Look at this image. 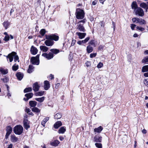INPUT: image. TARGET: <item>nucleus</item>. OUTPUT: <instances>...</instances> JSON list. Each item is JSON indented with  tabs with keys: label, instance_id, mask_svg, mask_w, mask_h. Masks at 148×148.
Masks as SVG:
<instances>
[{
	"label": "nucleus",
	"instance_id": "nucleus-1",
	"mask_svg": "<svg viewBox=\"0 0 148 148\" xmlns=\"http://www.w3.org/2000/svg\"><path fill=\"white\" fill-rule=\"evenodd\" d=\"M86 21V20L85 19H84L79 21L77 25V29L81 32H85L86 30L83 25Z\"/></svg>",
	"mask_w": 148,
	"mask_h": 148
},
{
	"label": "nucleus",
	"instance_id": "nucleus-2",
	"mask_svg": "<svg viewBox=\"0 0 148 148\" xmlns=\"http://www.w3.org/2000/svg\"><path fill=\"white\" fill-rule=\"evenodd\" d=\"M75 15L77 19H83L85 16V13L83 10L78 8L76 9Z\"/></svg>",
	"mask_w": 148,
	"mask_h": 148
},
{
	"label": "nucleus",
	"instance_id": "nucleus-3",
	"mask_svg": "<svg viewBox=\"0 0 148 148\" xmlns=\"http://www.w3.org/2000/svg\"><path fill=\"white\" fill-rule=\"evenodd\" d=\"M16 54V53L14 51L12 52L11 53L9 54L8 56H6L7 58H9L10 62H11L13 61V58L14 57V61L16 62L17 60H19L18 57Z\"/></svg>",
	"mask_w": 148,
	"mask_h": 148
},
{
	"label": "nucleus",
	"instance_id": "nucleus-4",
	"mask_svg": "<svg viewBox=\"0 0 148 148\" xmlns=\"http://www.w3.org/2000/svg\"><path fill=\"white\" fill-rule=\"evenodd\" d=\"M23 128L20 125H17L14 128L13 131L14 133L16 134L20 135L23 132Z\"/></svg>",
	"mask_w": 148,
	"mask_h": 148
},
{
	"label": "nucleus",
	"instance_id": "nucleus-5",
	"mask_svg": "<svg viewBox=\"0 0 148 148\" xmlns=\"http://www.w3.org/2000/svg\"><path fill=\"white\" fill-rule=\"evenodd\" d=\"M134 12L136 15L143 17L144 15V12L143 10L140 7H138L134 10Z\"/></svg>",
	"mask_w": 148,
	"mask_h": 148
},
{
	"label": "nucleus",
	"instance_id": "nucleus-6",
	"mask_svg": "<svg viewBox=\"0 0 148 148\" xmlns=\"http://www.w3.org/2000/svg\"><path fill=\"white\" fill-rule=\"evenodd\" d=\"M6 133L5 135V138L7 139L9 135L12 132V129L10 126H8L6 128Z\"/></svg>",
	"mask_w": 148,
	"mask_h": 148
},
{
	"label": "nucleus",
	"instance_id": "nucleus-7",
	"mask_svg": "<svg viewBox=\"0 0 148 148\" xmlns=\"http://www.w3.org/2000/svg\"><path fill=\"white\" fill-rule=\"evenodd\" d=\"M42 56L48 60H50L53 57L54 55L52 53L49 52L48 53H42Z\"/></svg>",
	"mask_w": 148,
	"mask_h": 148
},
{
	"label": "nucleus",
	"instance_id": "nucleus-8",
	"mask_svg": "<svg viewBox=\"0 0 148 148\" xmlns=\"http://www.w3.org/2000/svg\"><path fill=\"white\" fill-rule=\"evenodd\" d=\"M46 39L47 40L45 41V45L48 47L52 46L54 44L53 41L51 39Z\"/></svg>",
	"mask_w": 148,
	"mask_h": 148
},
{
	"label": "nucleus",
	"instance_id": "nucleus-9",
	"mask_svg": "<svg viewBox=\"0 0 148 148\" xmlns=\"http://www.w3.org/2000/svg\"><path fill=\"white\" fill-rule=\"evenodd\" d=\"M46 38L51 39L52 40H54L55 41H57L58 40L59 37L58 36L55 35H53L51 36H46Z\"/></svg>",
	"mask_w": 148,
	"mask_h": 148
},
{
	"label": "nucleus",
	"instance_id": "nucleus-10",
	"mask_svg": "<svg viewBox=\"0 0 148 148\" xmlns=\"http://www.w3.org/2000/svg\"><path fill=\"white\" fill-rule=\"evenodd\" d=\"M31 61L32 64L38 65L39 64V61L35 57H32L31 59Z\"/></svg>",
	"mask_w": 148,
	"mask_h": 148
},
{
	"label": "nucleus",
	"instance_id": "nucleus-11",
	"mask_svg": "<svg viewBox=\"0 0 148 148\" xmlns=\"http://www.w3.org/2000/svg\"><path fill=\"white\" fill-rule=\"evenodd\" d=\"M29 122L27 119H24L23 120V125L25 128L27 130L30 127V126L29 125Z\"/></svg>",
	"mask_w": 148,
	"mask_h": 148
},
{
	"label": "nucleus",
	"instance_id": "nucleus-12",
	"mask_svg": "<svg viewBox=\"0 0 148 148\" xmlns=\"http://www.w3.org/2000/svg\"><path fill=\"white\" fill-rule=\"evenodd\" d=\"M94 138L95 142L100 143L101 142L102 137L99 135H95Z\"/></svg>",
	"mask_w": 148,
	"mask_h": 148
},
{
	"label": "nucleus",
	"instance_id": "nucleus-13",
	"mask_svg": "<svg viewBox=\"0 0 148 148\" xmlns=\"http://www.w3.org/2000/svg\"><path fill=\"white\" fill-rule=\"evenodd\" d=\"M40 87L37 82H36L33 84V89L35 92H36L39 90Z\"/></svg>",
	"mask_w": 148,
	"mask_h": 148
},
{
	"label": "nucleus",
	"instance_id": "nucleus-14",
	"mask_svg": "<svg viewBox=\"0 0 148 148\" xmlns=\"http://www.w3.org/2000/svg\"><path fill=\"white\" fill-rule=\"evenodd\" d=\"M44 87L46 90H48L50 87V84L48 81L46 80L44 82Z\"/></svg>",
	"mask_w": 148,
	"mask_h": 148
},
{
	"label": "nucleus",
	"instance_id": "nucleus-15",
	"mask_svg": "<svg viewBox=\"0 0 148 148\" xmlns=\"http://www.w3.org/2000/svg\"><path fill=\"white\" fill-rule=\"evenodd\" d=\"M76 34L78 36L79 38L80 39H82L84 38L86 35V33L80 32H77Z\"/></svg>",
	"mask_w": 148,
	"mask_h": 148
},
{
	"label": "nucleus",
	"instance_id": "nucleus-16",
	"mask_svg": "<svg viewBox=\"0 0 148 148\" xmlns=\"http://www.w3.org/2000/svg\"><path fill=\"white\" fill-rule=\"evenodd\" d=\"M38 50L36 48L32 46L31 48L30 51L32 54L35 55L37 53Z\"/></svg>",
	"mask_w": 148,
	"mask_h": 148
},
{
	"label": "nucleus",
	"instance_id": "nucleus-17",
	"mask_svg": "<svg viewBox=\"0 0 148 148\" xmlns=\"http://www.w3.org/2000/svg\"><path fill=\"white\" fill-rule=\"evenodd\" d=\"M10 139L12 142L15 143L17 142L18 138L14 134H12L10 136Z\"/></svg>",
	"mask_w": 148,
	"mask_h": 148
},
{
	"label": "nucleus",
	"instance_id": "nucleus-18",
	"mask_svg": "<svg viewBox=\"0 0 148 148\" xmlns=\"http://www.w3.org/2000/svg\"><path fill=\"white\" fill-rule=\"evenodd\" d=\"M32 110L33 112L36 113L38 115H39L40 112V110L36 107L32 108Z\"/></svg>",
	"mask_w": 148,
	"mask_h": 148
},
{
	"label": "nucleus",
	"instance_id": "nucleus-19",
	"mask_svg": "<svg viewBox=\"0 0 148 148\" xmlns=\"http://www.w3.org/2000/svg\"><path fill=\"white\" fill-rule=\"evenodd\" d=\"M60 143V142L58 140H56L50 142V144L53 146L56 147L58 146Z\"/></svg>",
	"mask_w": 148,
	"mask_h": 148
},
{
	"label": "nucleus",
	"instance_id": "nucleus-20",
	"mask_svg": "<svg viewBox=\"0 0 148 148\" xmlns=\"http://www.w3.org/2000/svg\"><path fill=\"white\" fill-rule=\"evenodd\" d=\"M62 125V123L60 121L56 122L54 125V127L56 129H58Z\"/></svg>",
	"mask_w": 148,
	"mask_h": 148
},
{
	"label": "nucleus",
	"instance_id": "nucleus-21",
	"mask_svg": "<svg viewBox=\"0 0 148 148\" xmlns=\"http://www.w3.org/2000/svg\"><path fill=\"white\" fill-rule=\"evenodd\" d=\"M66 127H60L58 131V133L59 134H64L66 131Z\"/></svg>",
	"mask_w": 148,
	"mask_h": 148
},
{
	"label": "nucleus",
	"instance_id": "nucleus-22",
	"mask_svg": "<svg viewBox=\"0 0 148 148\" xmlns=\"http://www.w3.org/2000/svg\"><path fill=\"white\" fill-rule=\"evenodd\" d=\"M16 76L18 79L19 80H21L23 76V74L20 72L17 73H16Z\"/></svg>",
	"mask_w": 148,
	"mask_h": 148
},
{
	"label": "nucleus",
	"instance_id": "nucleus-23",
	"mask_svg": "<svg viewBox=\"0 0 148 148\" xmlns=\"http://www.w3.org/2000/svg\"><path fill=\"white\" fill-rule=\"evenodd\" d=\"M40 48L41 51L44 52L47 51L48 49V48L45 46H40Z\"/></svg>",
	"mask_w": 148,
	"mask_h": 148
},
{
	"label": "nucleus",
	"instance_id": "nucleus-24",
	"mask_svg": "<svg viewBox=\"0 0 148 148\" xmlns=\"http://www.w3.org/2000/svg\"><path fill=\"white\" fill-rule=\"evenodd\" d=\"M0 72L3 75H5L8 72L7 69H4L2 68H0Z\"/></svg>",
	"mask_w": 148,
	"mask_h": 148
},
{
	"label": "nucleus",
	"instance_id": "nucleus-25",
	"mask_svg": "<svg viewBox=\"0 0 148 148\" xmlns=\"http://www.w3.org/2000/svg\"><path fill=\"white\" fill-rule=\"evenodd\" d=\"M29 104L31 107L34 108L36 106L37 102L34 101H29Z\"/></svg>",
	"mask_w": 148,
	"mask_h": 148
},
{
	"label": "nucleus",
	"instance_id": "nucleus-26",
	"mask_svg": "<svg viewBox=\"0 0 148 148\" xmlns=\"http://www.w3.org/2000/svg\"><path fill=\"white\" fill-rule=\"evenodd\" d=\"M131 7L132 9H134V10L138 8L137 3L136 1H134L132 2L131 4Z\"/></svg>",
	"mask_w": 148,
	"mask_h": 148
},
{
	"label": "nucleus",
	"instance_id": "nucleus-27",
	"mask_svg": "<svg viewBox=\"0 0 148 148\" xmlns=\"http://www.w3.org/2000/svg\"><path fill=\"white\" fill-rule=\"evenodd\" d=\"M45 99V97H41L36 98L35 99L39 102L41 103L44 101Z\"/></svg>",
	"mask_w": 148,
	"mask_h": 148
},
{
	"label": "nucleus",
	"instance_id": "nucleus-28",
	"mask_svg": "<svg viewBox=\"0 0 148 148\" xmlns=\"http://www.w3.org/2000/svg\"><path fill=\"white\" fill-rule=\"evenodd\" d=\"M49 117H46L44 118L42 121L41 124L43 127H45L46 123L49 120Z\"/></svg>",
	"mask_w": 148,
	"mask_h": 148
},
{
	"label": "nucleus",
	"instance_id": "nucleus-29",
	"mask_svg": "<svg viewBox=\"0 0 148 148\" xmlns=\"http://www.w3.org/2000/svg\"><path fill=\"white\" fill-rule=\"evenodd\" d=\"M103 130L102 127L100 126L97 128H95L94 129V131L95 132L97 133H100Z\"/></svg>",
	"mask_w": 148,
	"mask_h": 148
},
{
	"label": "nucleus",
	"instance_id": "nucleus-30",
	"mask_svg": "<svg viewBox=\"0 0 148 148\" xmlns=\"http://www.w3.org/2000/svg\"><path fill=\"white\" fill-rule=\"evenodd\" d=\"M140 25H145L146 24V21L143 19L140 18L139 23Z\"/></svg>",
	"mask_w": 148,
	"mask_h": 148
},
{
	"label": "nucleus",
	"instance_id": "nucleus-31",
	"mask_svg": "<svg viewBox=\"0 0 148 148\" xmlns=\"http://www.w3.org/2000/svg\"><path fill=\"white\" fill-rule=\"evenodd\" d=\"M142 72H148V65H145L142 67Z\"/></svg>",
	"mask_w": 148,
	"mask_h": 148
},
{
	"label": "nucleus",
	"instance_id": "nucleus-32",
	"mask_svg": "<svg viewBox=\"0 0 148 148\" xmlns=\"http://www.w3.org/2000/svg\"><path fill=\"white\" fill-rule=\"evenodd\" d=\"M34 67L31 65L29 66V68L27 70V72L29 73H32L34 71Z\"/></svg>",
	"mask_w": 148,
	"mask_h": 148
},
{
	"label": "nucleus",
	"instance_id": "nucleus-33",
	"mask_svg": "<svg viewBox=\"0 0 148 148\" xmlns=\"http://www.w3.org/2000/svg\"><path fill=\"white\" fill-rule=\"evenodd\" d=\"M50 51L53 54H57L60 52L59 50L57 49H51L50 50Z\"/></svg>",
	"mask_w": 148,
	"mask_h": 148
},
{
	"label": "nucleus",
	"instance_id": "nucleus-34",
	"mask_svg": "<svg viewBox=\"0 0 148 148\" xmlns=\"http://www.w3.org/2000/svg\"><path fill=\"white\" fill-rule=\"evenodd\" d=\"M33 95V94L32 92H30L26 94L25 95V96L28 98V99L32 97Z\"/></svg>",
	"mask_w": 148,
	"mask_h": 148
},
{
	"label": "nucleus",
	"instance_id": "nucleus-35",
	"mask_svg": "<svg viewBox=\"0 0 148 148\" xmlns=\"http://www.w3.org/2000/svg\"><path fill=\"white\" fill-rule=\"evenodd\" d=\"M86 50L87 52L89 53L92 51L93 48L91 46L89 45L87 47Z\"/></svg>",
	"mask_w": 148,
	"mask_h": 148
},
{
	"label": "nucleus",
	"instance_id": "nucleus-36",
	"mask_svg": "<svg viewBox=\"0 0 148 148\" xmlns=\"http://www.w3.org/2000/svg\"><path fill=\"white\" fill-rule=\"evenodd\" d=\"M62 115L60 113H58L56 114L54 116V118L56 119H60L61 118Z\"/></svg>",
	"mask_w": 148,
	"mask_h": 148
},
{
	"label": "nucleus",
	"instance_id": "nucleus-37",
	"mask_svg": "<svg viewBox=\"0 0 148 148\" xmlns=\"http://www.w3.org/2000/svg\"><path fill=\"white\" fill-rule=\"evenodd\" d=\"M44 93V91H40L36 93L35 94L36 96H42L43 95Z\"/></svg>",
	"mask_w": 148,
	"mask_h": 148
},
{
	"label": "nucleus",
	"instance_id": "nucleus-38",
	"mask_svg": "<svg viewBox=\"0 0 148 148\" xmlns=\"http://www.w3.org/2000/svg\"><path fill=\"white\" fill-rule=\"evenodd\" d=\"M140 18L137 17H135L132 18V21L134 23H138Z\"/></svg>",
	"mask_w": 148,
	"mask_h": 148
},
{
	"label": "nucleus",
	"instance_id": "nucleus-39",
	"mask_svg": "<svg viewBox=\"0 0 148 148\" xmlns=\"http://www.w3.org/2000/svg\"><path fill=\"white\" fill-rule=\"evenodd\" d=\"M3 25L5 29H7L8 26L10 25V23L8 21L4 22L3 23Z\"/></svg>",
	"mask_w": 148,
	"mask_h": 148
},
{
	"label": "nucleus",
	"instance_id": "nucleus-40",
	"mask_svg": "<svg viewBox=\"0 0 148 148\" xmlns=\"http://www.w3.org/2000/svg\"><path fill=\"white\" fill-rule=\"evenodd\" d=\"M1 80L3 81V82L4 83H7L9 82V78L6 77L5 76V78H1Z\"/></svg>",
	"mask_w": 148,
	"mask_h": 148
},
{
	"label": "nucleus",
	"instance_id": "nucleus-41",
	"mask_svg": "<svg viewBox=\"0 0 148 148\" xmlns=\"http://www.w3.org/2000/svg\"><path fill=\"white\" fill-rule=\"evenodd\" d=\"M32 89L31 87H28L25 88L24 90V93H26L27 92H31L32 91Z\"/></svg>",
	"mask_w": 148,
	"mask_h": 148
},
{
	"label": "nucleus",
	"instance_id": "nucleus-42",
	"mask_svg": "<svg viewBox=\"0 0 148 148\" xmlns=\"http://www.w3.org/2000/svg\"><path fill=\"white\" fill-rule=\"evenodd\" d=\"M12 68L13 71H16L18 68V65H16V64H15L13 66Z\"/></svg>",
	"mask_w": 148,
	"mask_h": 148
},
{
	"label": "nucleus",
	"instance_id": "nucleus-43",
	"mask_svg": "<svg viewBox=\"0 0 148 148\" xmlns=\"http://www.w3.org/2000/svg\"><path fill=\"white\" fill-rule=\"evenodd\" d=\"M148 62V56H146L143 58L142 60V63H145Z\"/></svg>",
	"mask_w": 148,
	"mask_h": 148
},
{
	"label": "nucleus",
	"instance_id": "nucleus-44",
	"mask_svg": "<svg viewBox=\"0 0 148 148\" xmlns=\"http://www.w3.org/2000/svg\"><path fill=\"white\" fill-rule=\"evenodd\" d=\"M140 6L142 8H145L147 7V4L145 3H142L140 4Z\"/></svg>",
	"mask_w": 148,
	"mask_h": 148
},
{
	"label": "nucleus",
	"instance_id": "nucleus-45",
	"mask_svg": "<svg viewBox=\"0 0 148 148\" xmlns=\"http://www.w3.org/2000/svg\"><path fill=\"white\" fill-rule=\"evenodd\" d=\"M137 29L139 30L141 32H143L145 30V28L137 26L136 27Z\"/></svg>",
	"mask_w": 148,
	"mask_h": 148
},
{
	"label": "nucleus",
	"instance_id": "nucleus-46",
	"mask_svg": "<svg viewBox=\"0 0 148 148\" xmlns=\"http://www.w3.org/2000/svg\"><path fill=\"white\" fill-rule=\"evenodd\" d=\"M45 29H42L41 30L40 32V33L41 35L42 36H43L45 33Z\"/></svg>",
	"mask_w": 148,
	"mask_h": 148
},
{
	"label": "nucleus",
	"instance_id": "nucleus-47",
	"mask_svg": "<svg viewBox=\"0 0 148 148\" xmlns=\"http://www.w3.org/2000/svg\"><path fill=\"white\" fill-rule=\"evenodd\" d=\"M95 145L98 148H102V145L101 143H95Z\"/></svg>",
	"mask_w": 148,
	"mask_h": 148
},
{
	"label": "nucleus",
	"instance_id": "nucleus-48",
	"mask_svg": "<svg viewBox=\"0 0 148 148\" xmlns=\"http://www.w3.org/2000/svg\"><path fill=\"white\" fill-rule=\"evenodd\" d=\"M90 39V37H89L86 38L85 40H82L83 43H85L87 42Z\"/></svg>",
	"mask_w": 148,
	"mask_h": 148
},
{
	"label": "nucleus",
	"instance_id": "nucleus-49",
	"mask_svg": "<svg viewBox=\"0 0 148 148\" xmlns=\"http://www.w3.org/2000/svg\"><path fill=\"white\" fill-rule=\"evenodd\" d=\"M103 64L101 62H100L97 65V67L98 68H100L103 66Z\"/></svg>",
	"mask_w": 148,
	"mask_h": 148
},
{
	"label": "nucleus",
	"instance_id": "nucleus-50",
	"mask_svg": "<svg viewBox=\"0 0 148 148\" xmlns=\"http://www.w3.org/2000/svg\"><path fill=\"white\" fill-rule=\"evenodd\" d=\"M97 55L96 53H92L90 54V57L91 58H92L95 57Z\"/></svg>",
	"mask_w": 148,
	"mask_h": 148
},
{
	"label": "nucleus",
	"instance_id": "nucleus-51",
	"mask_svg": "<svg viewBox=\"0 0 148 148\" xmlns=\"http://www.w3.org/2000/svg\"><path fill=\"white\" fill-rule=\"evenodd\" d=\"M10 37L8 35H7V36H5L4 38V40L5 41H7L9 40Z\"/></svg>",
	"mask_w": 148,
	"mask_h": 148
},
{
	"label": "nucleus",
	"instance_id": "nucleus-52",
	"mask_svg": "<svg viewBox=\"0 0 148 148\" xmlns=\"http://www.w3.org/2000/svg\"><path fill=\"white\" fill-rule=\"evenodd\" d=\"M86 66L87 67H88L90 66L91 63L89 61H87L86 63Z\"/></svg>",
	"mask_w": 148,
	"mask_h": 148
},
{
	"label": "nucleus",
	"instance_id": "nucleus-53",
	"mask_svg": "<svg viewBox=\"0 0 148 148\" xmlns=\"http://www.w3.org/2000/svg\"><path fill=\"white\" fill-rule=\"evenodd\" d=\"M136 26V25L134 24H131V27L132 30H134V29Z\"/></svg>",
	"mask_w": 148,
	"mask_h": 148
},
{
	"label": "nucleus",
	"instance_id": "nucleus-54",
	"mask_svg": "<svg viewBox=\"0 0 148 148\" xmlns=\"http://www.w3.org/2000/svg\"><path fill=\"white\" fill-rule=\"evenodd\" d=\"M25 112L28 114L31 112V110L30 109L26 108L25 109Z\"/></svg>",
	"mask_w": 148,
	"mask_h": 148
},
{
	"label": "nucleus",
	"instance_id": "nucleus-55",
	"mask_svg": "<svg viewBox=\"0 0 148 148\" xmlns=\"http://www.w3.org/2000/svg\"><path fill=\"white\" fill-rule=\"evenodd\" d=\"M76 42V40H72V42H71V46H73L75 44V43Z\"/></svg>",
	"mask_w": 148,
	"mask_h": 148
},
{
	"label": "nucleus",
	"instance_id": "nucleus-56",
	"mask_svg": "<svg viewBox=\"0 0 148 148\" xmlns=\"http://www.w3.org/2000/svg\"><path fill=\"white\" fill-rule=\"evenodd\" d=\"M112 25L113 27L114 30L115 28V24L114 22H112Z\"/></svg>",
	"mask_w": 148,
	"mask_h": 148
},
{
	"label": "nucleus",
	"instance_id": "nucleus-57",
	"mask_svg": "<svg viewBox=\"0 0 148 148\" xmlns=\"http://www.w3.org/2000/svg\"><path fill=\"white\" fill-rule=\"evenodd\" d=\"M143 75L145 77H148V72L144 73Z\"/></svg>",
	"mask_w": 148,
	"mask_h": 148
},
{
	"label": "nucleus",
	"instance_id": "nucleus-58",
	"mask_svg": "<svg viewBox=\"0 0 148 148\" xmlns=\"http://www.w3.org/2000/svg\"><path fill=\"white\" fill-rule=\"evenodd\" d=\"M97 1L95 0L92 2V5H95L97 3Z\"/></svg>",
	"mask_w": 148,
	"mask_h": 148
},
{
	"label": "nucleus",
	"instance_id": "nucleus-59",
	"mask_svg": "<svg viewBox=\"0 0 148 148\" xmlns=\"http://www.w3.org/2000/svg\"><path fill=\"white\" fill-rule=\"evenodd\" d=\"M64 137H63V136H60L59 137V139H60V140L61 141L63 140H64Z\"/></svg>",
	"mask_w": 148,
	"mask_h": 148
},
{
	"label": "nucleus",
	"instance_id": "nucleus-60",
	"mask_svg": "<svg viewBox=\"0 0 148 148\" xmlns=\"http://www.w3.org/2000/svg\"><path fill=\"white\" fill-rule=\"evenodd\" d=\"M104 47L103 46L100 45L99 47V49L101 50V49H102Z\"/></svg>",
	"mask_w": 148,
	"mask_h": 148
},
{
	"label": "nucleus",
	"instance_id": "nucleus-61",
	"mask_svg": "<svg viewBox=\"0 0 148 148\" xmlns=\"http://www.w3.org/2000/svg\"><path fill=\"white\" fill-rule=\"evenodd\" d=\"M90 44L91 45H92L93 44H94V40H91L89 42Z\"/></svg>",
	"mask_w": 148,
	"mask_h": 148
},
{
	"label": "nucleus",
	"instance_id": "nucleus-62",
	"mask_svg": "<svg viewBox=\"0 0 148 148\" xmlns=\"http://www.w3.org/2000/svg\"><path fill=\"white\" fill-rule=\"evenodd\" d=\"M77 43L79 45H81L83 43L82 42V40H79L77 42Z\"/></svg>",
	"mask_w": 148,
	"mask_h": 148
},
{
	"label": "nucleus",
	"instance_id": "nucleus-63",
	"mask_svg": "<svg viewBox=\"0 0 148 148\" xmlns=\"http://www.w3.org/2000/svg\"><path fill=\"white\" fill-rule=\"evenodd\" d=\"M144 53L145 55L148 54V50H146L144 51Z\"/></svg>",
	"mask_w": 148,
	"mask_h": 148
},
{
	"label": "nucleus",
	"instance_id": "nucleus-64",
	"mask_svg": "<svg viewBox=\"0 0 148 148\" xmlns=\"http://www.w3.org/2000/svg\"><path fill=\"white\" fill-rule=\"evenodd\" d=\"M12 145L11 144H10L7 147V148H12Z\"/></svg>",
	"mask_w": 148,
	"mask_h": 148
}]
</instances>
